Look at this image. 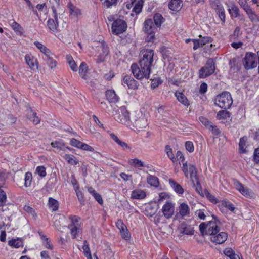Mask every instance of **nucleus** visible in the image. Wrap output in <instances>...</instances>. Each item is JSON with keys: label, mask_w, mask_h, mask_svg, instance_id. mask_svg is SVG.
<instances>
[{"label": "nucleus", "mask_w": 259, "mask_h": 259, "mask_svg": "<svg viewBox=\"0 0 259 259\" xmlns=\"http://www.w3.org/2000/svg\"><path fill=\"white\" fill-rule=\"evenodd\" d=\"M154 53L152 50H147L139 61V66L133 63L131 69L134 77L137 79H148L151 73V68L153 62Z\"/></svg>", "instance_id": "nucleus-1"}, {"label": "nucleus", "mask_w": 259, "mask_h": 259, "mask_svg": "<svg viewBox=\"0 0 259 259\" xmlns=\"http://www.w3.org/2000/svg\"><path fill=\"white\" fill-rule=\"evenodd\" d=\"M233 100L230 93L228 92H224L218 95L215 100L214 104L223 109H228L231 107Z\"/></svg>", "instance_id": "nucleus-2"}, {"label": "nucleus", "mask_w": 259, "mask_h": 259, "mask_svg": "<svg viewBox=\"0 0 259 259\" xmlns=\"http://www.w3.org/2000/svg\"><path fill=\"white\" fill-rule=\"evenodd\" d=\"M199 230L203 236L205 235L212 236L217 234L220 231V228L216 222L209 221L207 223H201L199 225Z\"/></svg>", "instance_id": "nucleus-3"}, {"label": "nucleus", "mask_w": 259, "mask_h": 259, "mask_svg": "<svg viewBox=\"0 0 259 259\" xmlns=\"http://www.w3.org/2000/svg\"><path fill=\"white\" fill-rule=\"evenodd\" d=\"M215 62L213 59L209 58L205 65L201 67L198 72L200 78H205L212 75L215 71Z\"/></svg>", "instance_id": "nucleus-4"}, {"label": "nucleus", "mask_w": 259, "mask_h": 259, "mask_svg": "<svg viewBox=\"0 0 259 259\" xmlns=\"http://www.w3.org/2000/svg\"><path fill=\"white\" fill-rule=\"evenodd\" d=\"M156 29L153 24L152 19H148L144 23L143 31L148 34L147 41L153 42L155 38V31Z\"/></svg>", "instance_id": "nucleus-5"}, {"label": "nucleus", "mask_w": 259, "mask_h": 259, "mask_svg": "<svg viewBox=\"0 0 259 259\" xmlns=\"http://www.w3.org/2000/svg\"><path fill=\"white\" fill-rule=\"evenodd\" d=\"M258 57L253 53H246L243 59V65L247 70L254 68L257 66Z\"/></svg>", "instance_id": "nucleus-6"}, {"label": "nucleus", "mask_w": 259, "mask_h": 259, "mask_svg": "<svg viewBox=\"0 0 259 259\" xmlns=\"http://www.w3.org/2000/svg\"><path fill=\"white\" fill-rule=\"evenodd\" d=\"M127 27L126 23L124 20L117 19L113 22L111 29L113 34L119 35L125 32Z\"/></svg>", "instance_id": "nucleus-7"}, {"label": "nucleus", "mask_w": 259, "mask_h": 259, "mask_svg": "<svg viewBox=\"0 0 259 259\" xmlns=\"http://www.w3.org/2000/svg\"><path fill=\"white\" fill-rule=\"evenodd\" d=\"M115 120L123 124L130 125V113L124 107H121L118 114L115 116Z\"/></svg>", "instance_id": "nucleus-8"}, {"label": "nucleus", "mask_w": 259, "mask_h": 259, "mask_svg": "<svg viewBox=\"0 0 259 259\" xmlns=\"http://www.w3.org/2000/svg\"><path fill=\"white\" fill-rule=\"evenodd\" d=\"M162 212L165 218H171L175 213V204L171 202L167 201L162 208Z\"/></svg>", "instance_id": "nucleus-9"}, {"label": "nucleus", "mask_w": 259, "mask_h": 259, "mask_svg": "<svg viewBox=\"0 0 259 259\" xmlns=\"http://www.w3.org/2000/svg\"><path fill=\"white\" fill-rule=\"evenodd\" d=\"M122 84H126L128 89L136 90L138 89L139 84L137 81L135 80L133 77L129 75H125L123 78Z\"/></svg>", "instance_id": "nucleus-10"}, {"label": "nucleus", "mask_w": 259, "mask_h": 259, "mask_svg": "<svg viewBox=\"0 0 259 259\" xmlns=\"http://www.w3.org/2000/svg\"><path fill=\"white\" fill-rule=\"evenodd\" d=\"M26 64L30 68L33 70H38V62L37 59L31 54H26L25 56Z\"/></svg>", "instance_id": "nucleus-11"}, {"label": "nucleus", "mask_w": 259, "mask_h": 259, "mask_svg": "<svg viewBox=\"0 0 259 259\" xmlns=\"http://www.w3.org/2000/svg\"><path fill=\"white\" fill-rule=\"evenodd\" d=\"M228 238V234L224 232L211 236L210 240L216 244H222L226 241Z\"/></svg>", "instance_id": "nucleus-12"}, {"label": "nucleus", "mask_w": 259, "mask_h": 259, "mask_svg": "<svg viewBox=\"0 0 259 259\" xmlns=\"http://www.w3.org/2000/svg\"><path fill=\"white\" fill-rule=\"evenodd\" d=\"M131 122L133 126L139 131L145 127L147 125V120L144 116H141L137 119L133 120Z\"/></svg>", "instance_id": "nucleus-13"}, {"label": "nucleus", "mask_w": 259, "mask_h": 259, "mask_svg": "<svg viewBox=\"0 0 259 259\" xmlns=\"http://www.w3.org/2000/svg\"><path fill=\"white\" fill-rule=\"evenodd\" d=\"M168 182L170 186L172 188L174 191L178 195H182L184 192V189L182 186L178 183L175 180L169 179Z\"/></svg>", "instance_id": "nucleus-14"}, {"label": "nucleus", "mask_w": 259, "mask_h": 259, "mask_svg": "<svg viewBox=\"0 0 259 259\" xmlns=\"http://www.w3.org/2000/svg\"><path fill=\"white\" fill-rule=\"evenodd\" d=\"M235 186L237 190H238L243 195L246 197H250L251 196V192L247 187H245L243 184L238 181L234 182Z\"/></svg>", "instance_id": "nucleus-15"}, {"label": "nucleus", "mask_w": 259, "mask_h": 259, "mask_svg": "<svg viewBox=\"0 0 259 259\" xmlns=\"http://www.w3.org/2000/svg\"><path fill=\"white\" fill-rule=\"evenodd\" d=\"M228 12L232 18H236L240 16V10L238 6L234 3L227 5Z\"/></svg>", "instance_id": "nucleus-16"}, {"label": "nucleus", "mask_w": 259, "mask_h": 259, "mask_svg": "<svg viewBox=\"0 0 259 259\" xmlns=\"http://www.w3.org/2000/svg\"><path fill=\"white\" fill-rule=\"evenodd\" d=\"M179 213L182 217H189L190 213L189 206L185 203L180 204L178 207Z\"/></svg>", "instance_id": "nucleus-17"}, {"label": "nucleus", "mask_w": 259, "mask_h": 259, "mask_svg": "<svg viewBox=\"0 0 259 259\" xmlns=\"http://www.w3.org/2000/svg\"><path fill=\"white\" fill-rule=\"evenodd\" d=\"M250 21L252 23H259V14L252 8H250L246 12Z\"/></svg>", "instance_id": "nucleus-18"}, {"label": "nucleus", "mask_w": 259, "mask_h": 259, "mask_svg": "<svg viewBox=\"0 0 259 259\" xmlns=\"http://www.w3.org/2000/svg\"><path fill=\"white\" fill-rule=\"evenodd\" d=\"M180 230L181 233L186 235H193L194 232L193 228L185 223H183L180 225Z\"/></svg>", "instance_id": "nucleus-19"}, {"label": "nucleus", "mask_w": 259, "mask_h": 259, "mask_svg": "<svg viewBox=\"0 0 259 259\" xmlns=\"http://www.w3.org/2000/svg\"><path fill=\"white\" fill-rule=\"evenodd\" d=\"M182 1L181 0H171L169 3V8L174 11L178 12L182 7Z\"/></svg>", "instance_id": "nucleus-20"}, {"label": "nucleus", "mask_w": 259, "mask_h": 259, "mask_svg": "<svg viewBox=\"0 0 259 259\" xmlns=\"http://www.w3.org/2000/svg\"><path fill=\"white\" fill-rule=\"evenodd\" d=\"M27 118L34 124H37L40 123V120L39 118L37 116L36 113L34 112L31 109L27 110Z\"/></svg>", "instance_id": "nucleus-21"}, {"label": "nucleus", "mask_w": 259, "mask_h": 259, "mask_svg": "<svg viewBox=\"0 0 259 259\" xmlns=\"http://www.w3.org/2000/svg\"><path fill=\"white\" fill-rule=\"evenodd\" d=\"M179 102L181 103L185 106H188L190 105L189 101L186 96L182 93L179 91H176L175 93Z\"/></svg>", "instance_id": "nucleus-22"}, {"label": "nucleus", "mask_w": 259, "mask_h": 259, "mask_svg": "<svg viewBox=\"0 0 259 259\" xmlns=\"http://www.w3.org/2000/svg\"><path fill=\"white\" fill-rule=\"evenodd\" d=\"M146 196L145 192L141 189H136L132 192L131 198L134 199H143Z\"/></svg>", "instance_id": "nucleus-23"}, {"label": "nucleus", "mask_w": 259, "mask_h": 259, "mask_svg": "<svg viewBox=\"0 0 259 259\" xmlns=\"http://www.w3.org/2000/svg\"><path fill=\"white\" fill-rule=\"evenodd\" d=\"M107 99L110 102L115 103L118 101V97L113 90H108L106 92Z\"/></svg>", "instance_id": "nucleus-24"}, {"label": "nucleus", "mask_w": 259, "mask_h": 259, "mask_svg": "<svg viewBox=\"0 0 259 259\" xmlns=\"http://www.w3.org/2000/svg\"><path fill=\"white\" fill-rule=\"evenodd\" d=\"M144 3V0H134L132 2V4L134 5L133 11L136 14L140 13L142 9Z\"/></svg>", "instance_id": "nucleus-25"}, {"label": "nucleus", "mask_w": 259, "mask_h": 259, "mask_svg": "<svg viewBox=\"0 0 259 259\" xmlns=\"http://www.w3.org/2000/svg\"><path fill=\"white\" fill-rule=\"evenodd\" d=\"M215 10L222 22L223 23H225L226 15L223 6L221 5H217L215 8Z\"/></svg>", "instance_id": "nucleus-26"}, {"label": "nucleus", "mask_w": 259, "mask_h": 259, "mask_svg": "<svg viewBox=\"0 0 259 259\" xmlns=\"http://www.w3.org/2000/svg\"><path fill=\"white\" fill-rule=\"evenodd\" d=\"M88 72V67L84 62H82L79 68V75L82 78L86 80L87 79V73Z\"/></svg>", "instance_id": "nucleus-27"}, {"label": "nucleus", "mask_w": 259, "mask_h": 259, "mask_svg": "<svg viewBox=\"0 0 259 259\" xmlns=\"http://www.w3.org/2000/svg\"><path fill=\"white\" fill-rule=\"evenodd\" d=\"M67 7L70 15L74 17H78L81 14L80 10L74 6L71 2L68 4Z\"/></svg>", "instance_id": "nucleus-28"}, {"label": "nucleus", "mask_w": 259, "mask_h": 259, "mask_svg": "<svg viewBox=\"0 0 259 259\" xmlns=\"http://www.w3.org/2000/svg\"><path fill=\"white\" fill-rule=\"evenodd\" d=\"M12 28L15 31V32L19 35H22L23 33V28L21 26V25L16 22V21H13L12 24H10Z\"/></svg>", "instance_id": "nucleus-29"}, {"label": "nucleus", "mask_w": 259, "mask_h": 259, "mask_svg": "<svg viewBox=\"0 0 259 259\" xmlns=\"http://www.w3.org/2000/svg\"><path fill=\"white\" fill-rule=\"evenodd\" d=\"M147 183L151 186L157 187L159 186V182L157 177L149 175L147 178Z\"/></svg>", "instance_id": "nucleus-30"}, {"label": "nucleus", "mask_w": 259, "mask_h": 259, "mask_svg": "<svg viewBox=\"0 0 259 259\" xmlns=\"http://www.w3.org/2000/svg\"><path fill=\"white\" fill-rule=\"evenodd\" d=\"M69 219L71 221V223L68 225V228H70L73 226H79V221L80 218L77 215H70L68 217Z\"/></svg>", "instance_id": "nucleus-31"}, {"label": "nucleus", "mask_w": 259, "mask_h": 259, "mask_svg": "<svg viewBox=\"0 0 259 259\" xmlns=\"http://www.w3.org/2000/svg\"><path fill=\"white\" fill-rule=\"evenodd\" d=\"M230 117V113L229 111L226 110H223L219 111L217 113V118L219 120L223 119H228Z\"/></svg>", "instance_id": "nucleus-32"}, {"label": "nucleus", "mask_w": 259, "mask_h": 259, "mask_svg": "<svg viewBox=\"0 0 259 259\" xmlns=\"http://www.w3.org/2000/svg\"><path fill=\"white\" fill-rule=\"evenodd\" d=\"M66 60L68 65L70 66V68L73 71H77V66L76 62L73 60L72 57L70 55H67L66 56Z\"/></svg>", "instance_id": "nucleus-33"}, {"label": "nucleus", "mask_w": 259, "mask_h": 259, "mask_svg": "<svg viewBox=\"0 0 259 259\" xmlns=\"http://www.w3.org/2000/svg\"><path fill=\"white\" fill-rule=\"evenodd\" d=\"M153 20L154 21L155 25L157 27H160L162 23L164 21V19L161 14L159 13H156L154 17Z\"/></svg>", "instance_id": "nucleus-34"}, {"label": "nucleus", "mask_w": 259, "mask_h": 259, "mask_svg": "<svg viewBox=\"0 0 259 259\" xmlns=\"http://www.w3.org/2000/svg\"><path fill=\"white\" fill-rule=\"evenodd\" d=\"M58 25V23L56 22L53 19L49 18L47 21L48 28L53 32L57 31Z\"/></svg>", "instance_id": "nucleus-35"}, {"label": "nucleus", "mask_w": 259, "mask_h": 259, "mask_svg": "<svg viewBox=\"0 0 259 259\" xmlns=\"http://www.w3.org/2000/svg\"><path fill=\"white\" fill-rule=\"evenodd\" d=\"M51 54H49L48 55L45 56L44 59L46 61L49 67L53 69L56 66L57 62L50 56Z\"/></svg>", "instance_id": "nucleus-36"}, {"label": "nucleus", "mask_w": 259, "mask_h": 259, "mask_svg": "<svg viewBox=\"0 0 259 259\" xmlns=\"http://www.w3.org/2000/svg\"><path fill=\"white\" fill-rule=\"evenodd\" d=\"M247 140V138L246 136H243V137L240 139L239 147L241 153H245L247 152L245 148Z\"/></svg>", "instance_id": "nucleus-37"}, {"label": "nucleus", "mask_w": 259, "mask_h": 259, "mask_svg": "<svg viewBox=\"0 0 259 259\" xmlns=\"http://www.w3.org/2000/svg\"><path fill=\"white\" fill-rule=\"evenodd\" d=\"M34 45L36 47L40 50V51L43 53L45 56L48 55L49 54H51V51L47 48L44 45L38 41H35Z\"/></svg>", "instance_id": "nucleus-38"}, {"label": "nucleus", "mask_w": 259, "mask_h": 259, "mask_svg": "<svg viewBox=\"0 0 259 259\" xmlns=\"http://www.w3.org/2000/svg\"><path fill=\"white\" fill-rule=\"evenodd\" d=\"M48 203L49 207L52 211H57L58 209L59 203L56 200L52 198H49Z\"/></svg>", "instance_id": "nucleus-39"}, {"label": "nucleus", "mask_w": 259, "mask_h": 259, "mask_svg": "<svg viewBox=\"0 0 259 259\" xmlns=\"http://www.w3.org/2000/svg\"><path fill=\"white\" fill-rule=\"evenodd\" d=\"M63 157L69 164L77 165L78 163V161L72 155L65 154Z\"/></svg>", "instance_id": "nucleus-40"}, {"label": "nucleus", "mask_w": 259, "mask_h": 259, "mask_svg": "<svg viewBox=\"0 0 259 259\" xmlns=\"http://www.w3.org/2000/svg\"><path fill=\"white\" fill-rule=\"evenodd\" d=\"M32 174L29 172H27L25 175L24 179V185L26 187H28L30 186L32 182Z\"/></svg>", "instance_id": "nucleus-41"}, {"label": "nucleus", "mask_w": 259, "mask_h": 259, "mask_svg": "<svg viewBox=\"0 0 259 259\" xmlns=\"http://www.w3.org/2000/svg\"><path fill=\"white\" fill-rule=\"evenodd\" d=\"M7 200V195L6 192L0 188V207L5 205Z\"/></svg>", "instance_id": "nucleus-42"}, {"label": "nucleus", "mask_w": 259, "mask_h": 259, "mask_svg": "<svg viewBox=\"0 0 259 259\" xmlns=\"http://www.w3.org/2000/svg\"><path fill=\"white\" fill-rule=\"evenodd\" d=\"M162 83V81L159 77L154 78L151 80V88L152 89H155Z\"/></svg>", "instance_id": "nucleus-43"}, {"label": "nucleus", "mask_w": 259, "mask_h": 259, "mask_svg": "<svg viewBox=\"0 0 259 259\" xmlns=\"http://www.w3.org/2000/svg\"><path fill=\"white\" fill-rule=\"evenodd\" d=\"M70 230V233L72 236V238L74 239L76 238L77 234L80 231L79 226H73L70 228H68Z\"/></svg>", "instance_id": "nucleus-44"}, {"label": "nucleus", "mask_w": 259, "mask_h": 259, "mask_svg": "<svg viewBox=\"0 0 259 259\" xmlns=\"http://www.w3.org/2000/svg\"><path fill=\"white\" fill-rule=\"evenodd\" d=\"M238 3L245 12L251 8L246 0H239Z\"/></svg>", "instance_id": "nucleus-45"}, {"label": "nucleus", "mask_w": 259, "mask_h": 259, "mask_svg": "<svg viewBox=\"0 0 259 259\" xmlns=\"http://www.w3.org/2000/svg\"><path fill=\"white\" fill-rule=\"evenodd\" d=\"M222 205L232 212H234L235 209L234 205L229 201H223L222 203Z\"/></svg>", "instance_id": "nucleus-46"}, {"label": "nucleus", "mask_w": 259, "mask_h": 259, "mask_svg": "<svg viewBox=\"0 0 259 259\" xmlns=\"http://www.w3.org/2000/svg\"><path fill=\"white\" fill-rule=\"evenodd\" d=\"M122 238L125 240H128L131 237V234L129 232L127 227L120 231Z\"/></svg>", "instance_id": "nucleus-47"}, {"label": "nucleus", "mask_w": 259, "mask_h": 259, "mask_svg": "<svg viewBox=\"0 0 259 259\" xmlns=\"http://www.w3.org/2000/svg\"><path fill=\"white\" fill-rule=\"evenodd\" d=\"M165 151L167 153L168 157L174 162L176 160V158L172 153V149L169 146L166 145L165 147Z\"/></svg>", "instance_id": "nucleus-48"}, {"label": "nucleus", "mask_w": 259, "mask_h": 259, "mask_svg": "<svg viewBox=\"0 0 259 259\" xmlns=\"http://www.w3.org/2000/svg\"><path fill=\"white\" fill-rule=\"evenodd\" d=\"M44 246L47 249L52 250L53 249V245L52 244L51 240L49 238H45L42 240Z\"/></svg>", "instance_id": "nucleus-49"}, {"label": "nucleus", "mask_w": 259, "mask_h": 259, "mask_svg": "<svg viewBox=\"0 0 259 259\" xmlns=\"http://www.w3.org/2000/svg\"><path fill=\"white\" fill-rule=\"evenodd\" d=\"M8 244L10 246L18 248L22 245V243L20 241H18V240L11 239L9 241Z\"/></svg>", "instance_id": "nucleus-50"}, {"label": "nucleus", "mask_w": 259, "mask_h": 259, "mask_svg": "<svg viewBox=\"0 0 259 259\" xmlns=\"http://www.w3.org/2000/svg\"><path fill=\"white\" fill-rule=\"evenodd\" d=\"M36 171L41 177H45L46 176V168L44 166H37Z\"/></svg>", "instance_id": "nucleus-51"}, {"label": "nucleus", "mask_w": 259, "mask_h": 259, "mask_svg": "<svg viewBox=\"0 0 259 259\" xmlns=\"http://www.w3.org/2000/svg\"><path fill=\"white\" fill-rule=\"evenodd\" d=\"M82 143V142H80V141L76 139L72 138L71 139H70V144L72 146L77 147L78 148H81Z\"/></svg>", "instance_id": "nucleus-52"}, {"label": "nucleus", "mask_w": 259, "mask_h": 259, "mask_svg": "<svg viewBox=\"0 0 259 259\" xmlns=\"http://www.w3.org/2000/svg\"><path fill=\"white\" fill-rule=\"evenodd\" d=\"M75 191L79 202L81 204H84V199L83 193L79 190V188Z\"/></svg>", "instance_id": "nucleus-53"}, {"label": "nucleus", "mask_w": 259, "mask_h": 259, "mask_svg": "<svg viewBox=\"0 0 259 259\" xmlns=\"http://www.w3.org/2000/svg\"><path fill=\"white\" fill-rule=\"evenodd\" d=\"M82 249L83 250V254L84 255H87L88 254L91 253L89 244L86 240L83 241Z\"/></svg>", "instance_id": "nucleus-54"}, {"label": "nucleus", "mask_w": 259, "mask_h": 259, "mask_svg": "<svg viewBox=\"0 0 259 259\" xmlns=\"http://www.w3.org/2000/svg\"><path fill=\"white\" fill-rule=\"evenodd\" d=\"M168 198H169V196L166 192H161L159 194V198L158 199V202L160 203L164 200Z\"/></svg>", "instance_id": "nucleus-55"}, {"label": "nucleus", "mask_w": 259, "mask_h": 259, "mask_svg": "<svg viewBox=\"0 0 259 259\" xmlns=\"http://www.w3.org/2000/svg\"><path fill=\"white\" fill-rule=\"evenodd\" d=\"M199 120L200 122L204 124L207 128H209V127L211 125V124L212 123L210 121H209L208 119L206 118L201 116L199 117Z\"/></svg>", "instance_id": "nucleus-56"}, {"label": "nucleus", "mask_w": 259, "mask_h": 259, "mask_svg": "<svg viewBox=\"0 0 259 259\" xmlns=\"http://www.w3.org/2000/svg\"><path fill=\"white\" fill-rule=\"evenodd\" d=\"M197 171L195 166L193 165H190L188 169V174L191 177H195L196 175Z\"/></svg>", "instance_id": "nucleus-57"}, {"label": "nucleus", "mask_w": 259, "mask_h": 259, "mask_svg": "<svg viewBox=\"0 0 259 259\" xmlns=\"http://www.w3.org/2000/svg\"><path fill=\"white\" fill-rule=\"evenodd\" d=\"M185 147L186 150L190 152H192L194 150L193 144L191 141H187L185 143Z\"/></svg>", "instance_id": "nucleus-58"}, {"label": "nucleus", "mask_w": 259, "mask_h": 259, "mask_svg": "<svg viewBox=\"0 0 259 259\" xmlns=\"http://www.w3.org/2000/svg\"><path fill=\"white\" fill-rule=\"evenodd\" d=\"M100 48H102L103 51V55L106 56L109 52L108 47L105 42H103L101 44Z\"/></svg>", "instance_id": "nucleus-59"}, {"label": "nucleus", "mask_w": 259, "mask_h": 259, "mask_svg": "<svg viewBox=\"0 0 259 259\" xmlns=\"http://www.w3.org/2000/svg\"><path fill=\"white\" fill-rule=\"evenodd\" d=\"M209 130H211L212 133L215 135H218L220 134L221 132L220 130L212 123L208 128Z\"/></svg>", "instance_id": "nucleus-60"}, {"label": "nucleus", "mask_w": 259, "mask_h": 259, "mask_svg": "<svg viewBox=\"0 0 259 259\" xmlns=\"http://www.w3.org/2000/svg\"><path fill=\"white\" fill-rule=\"evenodd\" d=\"M253 160L256 163H259V147L254 149Z\"/></svg>", "instance_id": "nucleus-61"}, {"label": "nucleus", "mask_w": 259, "mask_h": 259, "mask_svg": "<svg viewBox=\"0 0 259 259\" xmlns=\"http://www.w3.org/2000/svg\"><path fill=\"white\" fill-rule=\"evenodd\" d=\"M116 227L119 229V231L124 229L125 227H127L121 220H118L116 223Z\"/></svg>", "instance_id": "nucleus-62"}, {"label": "nucleus", "mask_w": 259, "mask_h": 259, "mask_svg": "<svg viewBox=\"0 0 259 259\" xmlns=\"http://www.w3.org/2000/svg\"><path fill=\"white\" fill-rule=\"evenodd\" d=\"M23 209L25 211L31 213L33 216H35L36 213L33 209L29 206L25 205L23 207Z\"/></svg>", "instance_id": "nucleus-63"}, {"label": "nucleus", "mask_w": 259, "mask_h": 259, "mask_svg": "<svg viewBox=\"0 0 259 259\" xmlns=\"http://www.w3.org/2000/svg\"><path fill=\"white\" fill-rule=\"evenodd\" d=\"M133 164L138 167H144V164L143 161L138 158H135L132 160Z\"/></svg>", "instance_id": "nucleus-64"}]
</instances>
